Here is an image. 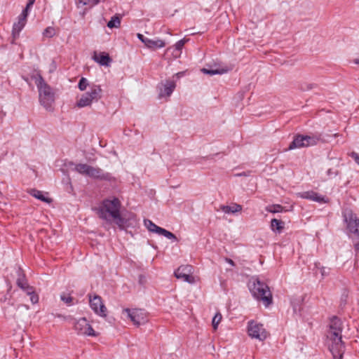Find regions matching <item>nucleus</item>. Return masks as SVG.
Instances as JSON below:
<instances>
[{
	"instance_id": "f257e3e1",
	"label": "nucleus",
	"mask_w": 359,
	"mask_h": 359,
	"mask_svg": "<svg viewBox=\"0 0 359 359\" xmlns=\"http://www.w3.org/2000/svg\"><path fill=\"white\" fill-rule=\"evenodd\" d=\"M330 330L327 333V339L331 341L329 344V348L336 358L337 356L341 359L344 352V344L342 341V323L341 320L334 316L330 319Z\"/></svg>"
},
{
	"instance_id": "f03ea898",
	"label": "nucleus",
	"mask_w": 359,
	"mask_h": 359,
	"mask_svg": "<svg viewBox=\"0 0 359 359\" xmlns=\"http://www.w3.org/2000/svg\"><path fill=\"white\" fill-rule=\"evenodd\" d=\"M39 91V100L41 106L47 111L54 110L55 93L53 88L45 81L39 72H36L32 75Z\"/></svg>"
},
{
	"instance_id": "7ed1b4c3",
	"label": "nucleus",
	"mask_w": 359,
	"mask_h": 359,
	"mask_svg": "<svg viewBox=\"0 0 359 359\" xmlns=\"http://www.w3.org/2000/svg\"><path fill=\"white\" fill-rule=\"evenodd\" d=\"M121 203L118 198L112 197L102 201L99 208L100 217L108 220L109 217L113 218L116 224L121 228H123L124 219L121 217L120 209Z\"/></svg>"
},
{
	"instance_id": "20e7f679",
	"label": "nucleus",
	"mask_w": 359,
	"mask_h": 359,
	"mask_svg": "<svg viewBox=\"0 0 359 359\" xmlns=\"http://www.w3.org/2000/svg\"><path fill=\"white\" fill-rule=\"evenodd\" d=\"M249 288L257 300L262 301L266 306L272 303V294L269 287L257 278H252L249 282Z\"/></svg>"
},
{
	"instance_id": "39448f33",
	"label": "nucleus",
	"mask_w": 359,
	"mask_h": 359,
	"mask_svg": "<svg viewBox=\"0 0 359 359\" xmlns=\"http://www.w3.org/2000/svg\"><path fill=\"white\" fill-rule=\"evenodd\" d=\"M74 170L82 175L95 179L108 180L109 178V175L104 173L100 168L93 167L86 163L75 164Z\"/></svg>"
},
{
	"instance_id": "423d86ee",
	"label": "nucleus",
	"mask_w": 359,
	"mask_h": 359,
	"mask_svg": "<svg viewBox=\"0 0 359 359\" xmlns=\"http://www.w3.org/2000/svg\"><path fill=\"white\" fill-rule=\"evenodd\" d=\"M102 90L99 85L93 84L90 87L89 92L81 95L76 102V106L79 108L91 105L93 101H98L102 97Z\"/></svg>"
},
{
	"instance_id": "0eeeda50",
	"label": "nucleus",
	"mask_w": 359,
	"mask_h": 359,
	"mask_svg": "<svg viewBox=\"0 0 359 359\" xmlns=\"http://www.w3.org/2000/svg\"><path fill=\"white\" fill-rule=\"evenodd\" d=\"M74 329L78 334L97 337L98 334L93 330L86 318H81L74 324Z\"/></svg>"
},
{
	"instance_id": "6e6552de",
	"label": "nucleus",
	"mask_w": 359,
	"mask_h": 359,
	"mask_svg": "<svg viewBox=\"0 0 359 359\" xmlns=\"http://www.w3.org/2000/svg\"><path fill=\"white\" fill-rule=\"evenodd\" d=\"M248 333L252 338L264 341L268 337V333L264 328L263 325L258 323L254 320L248 323Z\"/></svg>"
},
{
	"instance_id": "1a4fd4ad",
	"label": "nucleus",
	"mask_w": 359,
	"mask_h": 359,
	"mask_svg": "<svg viewBox=\"0 0 359 359\" xmlns=\"http://www.w3.org/2000/svg\"><path fill=\"white\" fill-rule=\"evenodd\" d=\"M194 268L191 265H182L175 271V276L177 279H181L184 282L193 284L196 282L195 277L193 276Z\"/></svg>"
},
{
	"instance_id": "9d476101",
	"label": "nucleus",
	"mask_w": 359,
	"mask_h": 359,
	"mask_svg": "<svg viewBox=\"0 0 359 359\" xmlns=\"http://www.w3.org/2000/svg\"><path fill=\"white\" fill-rule=\"evenodd\" d=\"M89 303L91 309L98 316L105 318L107 316V309L104 306L100 296L97 294L88 295Z\"/></svg>"
},
{
	"instance_id": "9b49d317",
	"label": "nucleus",
	"mask_w": 359,
	"mask_h": 359,
	"mask_svg": "<svg viewBox=\"0 0 359 359\" xmlns=\"http://www.w3.org/2000/svg\"><path fill=\"white\" fill-rule=\"evenodd\" d=\"M123 311L127 313L128 317L135 325L139 326L147 322V313L142 309H125Z\"/></svg>"
},
{
	"instance_id": "f8f14e48",
	"label": "nucleus",
	"mask_w": 359,
	"mask_h": 359,
	"mask_svg": "<svg viewBox=\"0 0 359 359\" xmlns=\"http://www.w3.org/2000/svg\"><path fill=\"white\" fill-rule=\"evenodd\" d=\"M144 226L147 228V229L151 232H155L170 240H177L175 235L173 234L172 232L168 231L166 229H163L160 226H158L156 224H155L152 221L149 219H144Z\"/></svg>"
},
{
	"instance_id": "ddd939ff",
	"label": "nucleus",
	"mask_w": 359,
	"mask_h": 359,
	"mask_svg": "<svg viewBox=\"0 0 359 359\" xmlns=\"http://www.w3.org/2000/svg\"><path fill=\"white\" fill-rule=\"evenodd\" d=\"M347 222L348 229L353 238L358 241L355 247L356 250H359V219L351 217Z\"/></svg>"
},
{
	"instance_id": "4468645a",
	"label": "nucleus",
	"mask_w": 359,
	"mask_h": 359,
	"mask_svg": "<svg viewBox=\"0 0 359 359\" xmlns=\"http://www.w3.org/2000/svg\"><path fill=\"white\" fill-rule=\"evenodd\" d=\"M297 196L302 198L309 199L320 203H325L328 202V199L324 196L320 195L313 191H307L298 193Z\"/></svg>"
},
{
	"instance_id": "2eb2a0df",
	"label": "nucleus",
	"mask_w": 359,
	"mask_h": 359,
	"mask_svg": "<svg viewBox=\"0 0 359 359\" xmlns=\"http://www.w3.org/2000/svg\"><path fill=\"white\" fill-rule=\"evenodd\" d=\"M27 15V11H22V13L19 16L18 22L13 25L12 35L14 39H16L19 36L20 32L25 27Z\"/></svg>"
},
{
	"instance_id": "dca6fc26",
	"label": "nucleus",
	"mask_w": 359,
	"mask_h": 359,
	"mask_svg": "<svg viewBox=\"0 0 359 359\" xmlns=\"http://www.w3.org/2000/svg\"><path fill=\"white\" fill-rule=\"evenodd\" d=\"M93 59L95 62L99 63L100 65L106 67L109 66L112 61L109 54L104 52L100 53L99 54H97L96 52H95L93 56Z\"/></svg>"
},
{
	"instance_id": "f3484780",
	"label": "nucleus",
	"mask_w": 359,
	"mask_h": 359,
	"mask_svg": "<svg viewBox=\"0 0 359 359\" xmlns=\"http://www.w3.org/2000/svg\"><path fill=\"white\" fill-rule=\"evenodd\" d=\"M305 138L304 135H298L295 136L293 141L289 145L288 149L292 150L297 148H302L305 147Z\"/></svg>"
},
{
	"instance_id": "a211bd4d",
	"label": "nucleus",
	"mask_w": 359,
	"mask_h": 359,
	"mask_svg": "<svg viewBox=\"0 0 359 359\" xmlns=\"http://www.w3.org/2000/svg\"><path fill=\"white\" fill-rule=\"evenodd\" d=\"M145 46L150 49L155 50L156 48H161L165 46V43L161 39L153 40L150 39H147L145 41Z\"/></svg>"
},
{
	"instance_id": "6ab92c4d",
	"label": "nucleus",
	"mask_w": 359,
	"mask_h": 359,
	"mask_svg": "<svg viewBox=\"0 0 359 359\" xmlns=\"http://www.w3.org/2000/svg\"><path fill=\"white\" fill-rule=\"evenodd\" d=\"M175 83L173 81H166L163 85V90H161L160 96H170L175 88Z\"/></svg>"
},
{
	"instance_id": "aec40b11",
	"label": "nucleus",
	"mask_w": 359,
	"mask_h": 359,
	"mask_svg": "<svg viewBox=\"0 0 359 359\" xmlns=\"http://www.w3.org/2000/svg\"><path fill=\"white\" fill-rule=\"evenodd\" d=\"M29 193L30 195H32L34 198H36L43 202L50 203L52 201V199L45 196L43 193L41 191H39V190L33 189L29 190Z\"/></svg>"
},
{
	"instance_id": "412c9836",
	"label": "nucleus",
	"mask_w": 359,
	"mask_h": 359,
	"mask_svg": "<svg viewBox=\"0 0 359 359\" xmlns=\"http://www.w3.org/2000/svg\"><path fill=\"white\" fill-rule=\"evenodd\" d=\"M221 210L227 214L236 213L241 211L242 206L237 203H233L231 205H222Z\"/></svg>"
},
{
	"instance_id": "4be33fe9",
	"label": "nucleus",
	"mask_w": 359,
	"mask_h": 359,
	"mask_svg": "<svg viewBox=\"0 0 359 359\" xmlns=\"http://www.w3.org/2000/svg\"><path fill=\"white\" fill-rule=\"evenodd\" d=\"M271 227L273 231L280 233L284 228V222L277 219H273L271 222Z\"/></svg>"
},
{
	"instance_id": "5701e85b",
	"label": "nucleus",
	"mask_w": 359,
	"mask_h": 359,
	"mask_svg": "<svg viewBox=\"0 0 359 359\" xmlns=\"http://www.w3.org/2000/svg\"><path fill=\"white\" fill-rule=\"evenodd\" d=\"M304 138H305V147L316 145L320 140V137L316 135H304Z\"/></svg>"
},
{
	"instance_id": "b1692460",
	"label": "nucleus",
	"mask_w": 359,
	"mask_h": 359,
	"mask_svg": "<svg viewBox=\"0 0 359 359\" xmlns=\"http://www.w3.org/2000/svg\"><path fill=\"white\" fill-rule=\"evenodd\" d=\"M201 72L204 74L215 75V74H222L228 72V69L226 68H220V69H208L206 68H203Z\"/></svg>"
},
{
	"instance_id": "393cba45",
	"label": "nucleus",
	"mask_w": 359,
	"mask_h": 359,
	"mask_svg": "<svg viewBox=\"0 0 359 359\" xmlns=\"http://www.w3.org/2000/svg\"><path fill=\"white\" fill-rule=\"evenodd\" d=\"M25 292L27 295L30 296V300L32 304H36L39 302V296L34 292L32 287L27 285V289Z\"/></svg>"
},
{
	"instance_id": "a878e982",
	"label": "nucleus",
	"mask_w": 359,
	"mask_h": 359,
	"mask_svg": "<svg viewBox=\"0 0 359 359\" xmlns=\"http://www.w3.org/2000/svg\"><path fill=\"white\" fill-rule=\"evenodd\" d=\"M121 25V19L117 15H114L107 23V27L109 28L118 27Z\"/></svg>"
},
{
	"instance_id": "bb28decb",
	"label": "nucleus",
	"mask_w": 359,
	"mask_h": 359,
	"mask_svg": "<svg viewBox=\"0 0 359 359\" xmlns=\"http://www.w3.org/2000/svg\"><path fill=\"white\" fill-rule=\"evenodd\" d=\"M283 210L284 208L279 204H273L266 207V210L272 213L281 212Z\"/></svg>"
},
{
	"instance_id": "cd10ccee",
	"label": "nucleus",
	"mask_w": 359,
	"mask_h": 359,
	"mask_svg": "<svg viewBox=\"0 0 359 359\" xmlns=\"http://www.w3.org/2000/svg\"><path fill=\"white\" fill-rule=\"evenodd\" d=\"M100 0H76L78 5L81 4L83 6H87L89 8H92L97 5Z\"/></svg>"
},
{
	"instance_id": "c85d7f7f",
	"label": "nucleus",
	"mask_w": 359,
	"mask_h": 359,
	"mask_svg": "<svg viewBox=\"0 0 359 359\" xmlns=\"http://www.w3.org/2000/svg\"><path fill=\"white\" fill-rule=\"evenodd\" d=\"M17 285L20 287L22 288L24 291L26 290L27 289V285H28L27 283V280L25 278V276L21 274L20 272H19V276L17 279Z\"/></svg>"
},
{
	"instance_id": "c756f323",
	"label": "nucleus",
	"mask_w": 359,
	"mask_h": 359,
	"mask_svg": "<svg viewBox=\"0 0 359 359\" xmlns=\"http://www.w3.org/2000/svg\"><path fill=\"white\" fill-rule=\"evenodd\" d=\"M60 299L62 302H64L67 306H71L73 304V297L70 296V294L67 293H62L60 295Z\"/></svg>"
},
{
	"instance_id": "7c9ffc66",
	"label": "nucleus",
	"mask_w": 359,
	"mask_h": 359,
	"mask_svg": "<svg viewBox=\"0 0 359 359\" xmlns=\"http://www.w3.org/2000/svg\"><path fill=\"white\" fill-rule=\"evenodd\" d=\"M222 318V314L220 313H217L212 318V327L215 330L217 329L218 325L221 322Z\"/></svg>"
},
{
	"instance_id": "2f4dec72",
	"label": "nucleus",
	"mask_w": 359,
	"mask_h": 359,
	"mask_svg": "<svg viewBox=\"0 0 359 359\" xmlns=\"http://www.w3.org/2000/svg\"><path fill=\"white\" fill-rule=\"evenodd\" d=\"M43 35L46 37H53L55 35V29L53 27H48L46 28L43 32Z\"/></svg>"
},
{
	"instance_id": "473e14b6",
	"label": "nucleus",
	"mask_w": 359,
	"mask_h": 359,
	"mask_svg": "<svg viewBox=\"0 0 359 359\" xmlns=\"http://www.w3.org/2000/svg\"><path fill=\"white\" fill-rule=\"evenodd\" d=\"M88 86V80L86 78L82 77L80 79V81L79 82V85H78L79 90L81 91H83L87 88Z\"/></svg>"
},
{
	"instance_id": "72a5a7b5",
	"label": "nucleus",
	"mask_w": 359,
	"mask_h": 359,
	"mask_svg": "<svg viewBox=\"0 0 359 359\" xmlns=\"http://www.w3.org/2000/svg\"><path fill=\"white\" fill-rule=\"evenodd\" d=\"M315 266L316 268L320 269V272L323 278L329 274V271L327 270L326 268L324 266H320L319 263H316Z\"/></svg>"
},
{
	"instance_id": "f704fd0d",
	"label": "nucleus",
	"mask_w": 359,
	"mask_h": 359,
	"mask_svg": "<svg viewBox=\"0 0 359 359\" xmlns=\"http://www.w3.org/2000/svg\"><path fill=\"white\" fill-rule=\"evenodd\" d=\"M186 40L185 39H182V40H180L179 41H177L175 44V48L177 50H181L182 48V47L184 46L185 43H186Z\"/></svg>"
},
{
	"instance_id": "c9c22d12",
	"label": "nucleus",
	"mask_w": 359,
	"mask_h": 359,
	"mask_svg": "<svg viewBox=\"0 0 359 359\" xmlns=\"http://www.w3.org/2000/svg\"><path fill=\"white\" fill-rule=\"evenodd\" d=\"M351 156L355 160L356 163L359 165V155L355 152H352Z\"/></svg>"
},
{
	"instance_id": "e433bc0d",
	"label": "nucleus",
	"mask_w": 359,
	"mask_h": 359,
	"mask_svg": "<svg viewBox=\"0 0 359 359\" xmlns=\"http://www.w3.org/2000/svg\"><path fill=\"white\" fill-rule=\"evenodd\" d=\"M35 2V0H29L28 3L26 6V8L23 11H27V13H28L29 9L32 6L34 3Z\"/></svg>"
},
{
	"instance_id": "4c0bfd02",
	"label": "nucleus",
	"mask_w": 359,
	"mask_h": 359,
	"mask_svg": "<svg viewBox=\"0 0 359 359\" xmlns=\"http://www.w3.org/2000/svg\"><path fill=\"white\" fill-rule=\"evenodd\" d=\"M137 36L145 45V41L147 40L148 38L144 37L142 34H137Z\"/></svg>"
},
{
	"instance_id": "58836bf2",
	"label": "nucleus",
	"mask_w": 359,
	"mask_h": 359,
	"mask_svg": "<svg viewBox=\"0 0 359 359\" xmlns=\"http://www.w3.org/2000/svg\"><path fill=\"white\" fill-rule=\"evenodd\" d=\"M225 261L227 263H229V264H231V266H235V263L232 259H231L229 258H225Z\"/></svg>"
},
{
	"instance_id": "ea45409f",
	"label": "nucleus",
	"mask_w": 359,
	"mask_h": 359,
	"mask_svg": "<svg viewBox=\"0 0 359 359\" xmlns=\"http://www.w3.org/2000/svg\"><path fill=\"white\" fill-rule=\"evenodd\" d=\"M353 62L355 65H359V58H355L353 60Z\"/></svg>"
}]
</instances>
